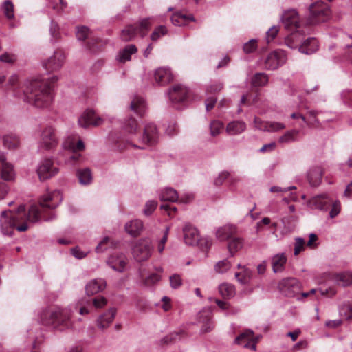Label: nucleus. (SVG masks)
I'll return each mask as SVG.
<instances>
[{"label": "nucleus", "instance_id": "nucleus-1", "mask_svg": "<svg viewBox=\"0 0 352 352\" xmlns=\"http://www.w3.org/2000/svg\"><path fill=\"white\" fill-rule=\"evenodd\" d=\"M60 201L58 192H49L41 197L39 206H30L28 214L23 204L20 205L16 211H3L0 217L2 233L11 236L15 228L19 232H25L28 229L27 221L36 223L41 218L46 221L52 220L55 218L53 210L59 205Z\"/></svg>", "mask_w": 352, "mask_h": 352}, {"label": "nucleus", "instance_id": "nucleus-2", "mask_svg": "<svg viewBox=\"0 0 352 352\" xmlns=\"http://www.w3.org/2000/svg\"><path fill=\"white\" fill-rule=\"evenodd\" d=\"M14 92L17 97L38 108L47 107L52 100L50 86L37 79L26 80Z\"/></svg>", "mask_w": 352, "mask_h": 352}, {"label": "nucleus", "instance_id": "nucleus-3", "mask_svg": "<svg viewBox=\"0 0 352 352\" xmlns=\"http://www.w3.org/2000/svg\"><path fill=\"white\" fill-rule=\"evenodd\" d=\"M41 322L60 331L72 327L71 311L67 308L56 307L45 310L40 315Z\"/></svg>", "mask_w": 352, "mask_h": 352}, {"label": "nucleus", "instance_id": "nucleus-4", "mask_svg": "<svg viewBox=\"0 0 352 352\" xmlns=\"http://www.w3.org/2000/svg\"><path fill=\"white\" fill-rule=\"evenodd\" d=\"M153 249L152 241L150 239H141L135 243L133 248V256L138 262L145 261L151 257Z\"/></svg>", "mask_w": 352, "mask_h": 352}, {"label": "nucleus", "instance_id": "nucleus-5", "mask_svg": "<svg viewBox=\"0 0 352 352\" xmlns=\"http://www.w3.org/2000/svg\"><path fill=\"white\" fill-rule=\"evenodd\" d=\"M159 140V134L156 126L152 123L148 124L144 126L142 135L139 139L141 146L133 144V146L141 149L146 148V146H152L155 145Z\"/></svg>", "mask_w": 352, "mask_h": 352}, {"label": "nucleus", "instance_id": "nucleus-6", "mask_svg": "<svg viewBox=\"0 0 352 352\" xmlns=\"http://www.w3.org/2000/svg\"><path fill=\"white\" fill-rule=\"evenodd\" d=\"M58 142L56 130L53 126H47L43 129L39 141L41 148L51 150L57 146Z\"/></svg>", "mask_w": 352, "mask_h": 352}, {"label": "nucleus", "instance_id": "nucleus-7", "mask_svg": "<svg viewBox=\"0 0 352 352\" xmlns=\"http://www.w3.org/2000/svg\"><path fill=\"white\" fill-rule=\"evenodd\" d=\"M310 23L324 21L329 14L328 6L322 1H316L309 6Z\"/></svg>", "mask_w": 352, "mask_h": 352}, {"label": "nucleus", "instance_id": "nucleus-8", "mask_svg": "<svg viewBox=\"0 0 352 352\" xmlns=\"http://www.w3.org/2000/svg\"><path fill=\"white\" fill-rule=\"evenodd\" d=\"M278 289L286 296L296 297L300 292V284L294 278H283L278 283Z\"/></svg>", "mask_w": 352, "mask_h": 352}, {"label": "nucleus", "instance_id": "nucleus-9", "mask_svg": "<svg viewBox=\"0 0 352 352\" xmlns=\"http://www.w3.org/2000/svg\"><path fill=\"white\" fill-rule=\"evenodd\" d=\"M58 172V168L54 166L51 159L46 158L41 161L38 168L37 174L41 181L48 179Z\"/></svg>", "mask_w": 352, "mask_h": 352}, {"label": "nucleus", "instance_id": "nucleus-10", "mask_svg": "<svg viewBox=\"0 0 352 352\" xmlns=\"http://www.w3.org/2000/svg\"><path fill=\"white\" fill-rule=\"evenodd\" d=\"M331 203V199L329 195L322 193L315 195L309 199L307 202V206L311 210L327 211Z\"/></svg>", "mask_w": 352, "mask_h": 352}, {"label": "nucleus", "instance_id": "nucleus-11", "mask_svg": "<svg viewBox=\"0 0 352 352\" xmlns=\"http://www.w3.org/2000/svg\"><path fill=\"white\" fill-rule=\"evenodd\" d=\"M104 120L97 116L93 110L87 109L84 111L78 118V125L82 128L89 126H98L101 125Z\"/></svg>", "mask_w": 352, "mask_h": 352}, {"label": "nucleus", "instance_id": "nucleus-12", "mask_svg": "<svg viewBox=\"0 0 352 352\" xmlns=\"http://www.w3.org/2000/svg\"><path fill=\"white\" fill-rule=\"evenodd\" d=\"M260 337H254V332L252 330L247 329L234 340L237 344H243V347L250 348L253 351L256 350V343L259 340Z\"/></svg>", "mask_w": 352, "mask_h": 352}, {"label": "nucleus", "instance_id": "nucleus-13", "mask_svg": "<svg viewBox=\"0 0 352 352\" xmlns=\"http://www.w3.org/2000/svg\"><path fill=\"white\" fill-rule=\"evenodd\" d=\"M286 61V56L283 51H275L266 58L265 67L267 69H276Z\"/></svg>", "mask_w": 352, "mask_h": 352}, {"label": "nucleus", "instance_id": "nucleus-14", "mask_svg": "<svg viewBox=\"0 0 352 352\" xmlns=\"http://www.w3.org/2000/svg\"><path fill=\"white\" fill-rule=\"evenodd\" d=\"M282 21L285 28L294 30L300 27V19L295 10L285 11L282 15Z\"/></svg>", "mask_w": 352, "mask_h": 352}, {"label": "nucleus", "instance_id": "nucleus-15", "mask_svg": "<svg viewBox=\"0 0 352 352\" xmlns=\"http://www.w3.org/2000/svg\"><path fill=\"white\" fill-rule=\"evenodd\" d=\"M65 55L61 52H55L54 54L43 62V66L48 72H54L59 69L63 65Z\"/></svg>", "mask_w": 352, "mask_h": 352}, {"label": "nucleus", "instance_id": "nucleus-16", "mask_svg": "<svg viewBox=\"0 0 352 352\" xmlns=\"http://www.w3.org/2000/svg\"><path fill=\"white\" fill-rule=\"evenodd\" d=\"M184 241L186 245H197L199 241V233L197 229L190 224H186L183 228Z\"/></svg>", "mask_w": 352, "mask_h": 352}, {"label": "nucleus", "instance_id": "nucleus-17", "mask_svg": "<svg viewBox=\"0 0 352 352\" xmlns=\"http://www.w3.org/2000/svg\"><path fill=\"white\" fill-rule=\"evenodd\" d=\"M188 90L182 85H176L173 87L168 91L170 100L173 103L183 102L187 97Z\"/></svg>", "mask_w": 352, "mask_h": 352}, {"label": "nucleus", "instance_id": "nucleus-18", "mask_svg": "<svg viewBox=\"0 0 352 352\" xmlns=\"http://www.w3.org/2000/svg\"><path fill=\"white\" fill-rule=\"evenodd\" d=\"M107 264L115 271L122 272L126 265V258L123 254H114L107 261Z\"/></svg>", "mask_w": 352, "mask_h": 352}, {"label": "nucleus", "instance_id": "nucleus-19", "mask_svg": "<svg viewBox=\"0 0 352 352\" xmlns=\"http://www.w3.org/2000/svg\"><path fill=\"white\" fill-rule=\"evenodd\" d=\"M154 78L159 85H165L173 79V74L169 68L160 67L155 71Z\"/></svg>", "mask_w": 352, "mask_h": 352}, {"label": "nucleus", "instance_id": "nucleus-20", "mask_svg": "<svg viewBox=\"0 0 352 352\" xmlns=\"http://www.w3.org/2000/svg\"><path fill=\"white\" fill-rule=\"evenodd\" d=\"M236 232L237 229L235 226L227 224L218 228L215 232V236L219 241H225L234 235Z\"/></svg>", "mask_w": 352, "mask_h": 352}, {"label": "nucleus", "instance_id": "nucleus-21", "mask_svg": "<svg viewBox=\"0 0 352 352\" xmlns=\"http://www.w3.org/2000/svg\"><path fill=\"white\" fill-rule=\"evenodd\" d=\"M115 316L116 310L114 309H109L98 318L96 320L97 327L102 330L107 329L113 321Z\"/></svg>", "mask_w": 352, "mask_h": 352}, {"label": "nucleus", "instance_id": "nucleus-22", "mask_svg": "<svg viewBox=\"0 0 352 352\" xmlns=\"http://www.w3.org/2000/svg\"><path fill=\"white\" fill-rule=\"evenodd\" d=\"M105 287V280L102 278H98L89 281L85 287V290L87 295L91 296L104 290Z\"/></svg>", "mask_w": 352, "mask_h": 352}, {"label": "nucleus", "instance_id": "nucleus-23", "mask_svg": "<svg viewBox=\"0 0 352 352\" xmlns=\"http://www.w3.org/2000/svg\"><path fill=\"white\" fill-rule=\"evenodd\" d=\"M323 171L321 167L315 166L309 169L307 173V179L311 186H318L321 182Z\"/></svg>", "mask_w": 352, "mask_h": 352}, {"label": "nucleus", "instance_id": "nucleus-24", "mask_svg": "<svg viewBox=\"0 0 352 352\" xmlns=\"http://www.w3.org/2000/svg\"><path fill=\"white\" fill-rule=\"evenodd\" d=\"M198 320L202 323L201 331L202 333L210 332L213 329L211 322V313L209 311H203L199 314Z\"/></svg>", "mask_w": 352, "mask_h": 352}, {"label": "nucleus", "instance_id": "nucleus-25", "mask_svg": "<svg viewBox=\"0 0 352 352\" xmlns=\"http://www.w3.org/2000/svg\"><path fill=\"white\" fill-rule=\"evenodd\" d=\"M318 47V41L314 38H308L302 41L299 46V51L306 54L315 52Z\"/></svg>", "mask_w": 352, "mask_h": 352}, {"label": "nucleus", "instance_id": "nucleus-26", "mask_svg": "<svg viewBox=\"0 0 352 352\" xmlns=\"http://www.w3.org/2000/svg\"><path fill=\"white\" fill-rule=\"evenodd\" d=\"M246 129V124L243 121H233L229 122L226 129V131L229 135H239Z\"/></svg>", "mask_w": 352, "mask_h": 352}, {"label": "nucleus", "instance_id": "nucleus-27", "mask_svg": "<svg viewBox=\"0 0 352 352\" xmlns=\"http://www.w3.org/2000/svg\"><path fill=\"white\" fill-rule=\"evenodd\" d=\"M138 52L135 45H128L120 50L117 56V60L120 63H125L131 60V56Z\"/></svg>", "mask_w": 352, "mask_h": 352}, {"label": "nucleus", "instance_id": "nucleus-28", "mask_svg": "<svg viewBox=\"0 0 352 352\" xmlns=\"http://www.w3.org/2000/svg\"><path fill=\"white\" fill-rule=\"evenodd\" d=\"M304 39V36L300 32L296 31L292 32L285 38V44L290 48H299L300 44Z\"/></svg>", "mask_w": 352, "mask_h": 352}, {"label": "nucleus", "instance_id": "nucleus-29", "mask_svg": "<svg viewBox=\"0 0 352 352\" xmlns=\"http://www.w3.org/2000/svg\"><path fill=\"white\" fill-rule=\"evenodd\" d=\"M333 281L342 287H347L352 285V272H346L336 274L333 276Z\"/></svg>", "mask_w": 352, "mask_h": 352}, {"label": "nucleus", "instance_id": "nucleus-30", "mask_svg": "<svg viewBox=\"0 0 352 352\" xmlns=\"http://www.w3.org/2000/svg\"><path fill=\"white\" fill-rule=\"evenodd\" d=\"M130 108L138 115L142 116L146 111V103L144 99L140 96H134L131 102Z\"/></svg>", "mask_w": 352, "mask_h": 352}, {"label": "nucleus", "instance_id": "nucleus-31", "mask_svg": "<svg viewBox=\"0 0 352 352\" xmlns=\"http://www.w3.org/2000/svg\"><path fill=\"white\" fill-rule=\"evenodd\" d=\"M286 262H287V257L283 253L277 254L274 255L272 257V265L273 272L274 273L283 272Z\"/></svg>", "mask_w": 352, "mask_h": 352}, {"label": "nucleus", "instance_id": "nucleus-32", "mask_svg": "<svg viewBox=\"0 0 352 352\" xmlns=\"http://www.w3.org/2000/svg\"><path fill=\"white\" fill-rule=\"evenodd\" d=\"M143 229V223L140 220H133L126 223V231L132 236H138Z\"/></svg>", "mask_w": 352, "mask_h": 352}, {"label": "nucleus", "instance_id": "nucleus-33", "mask_svg": "<svg viewBox=\"0 0 352 352\" xmlns=\"http://www.w3.org/2000/svg\"><path fill=\"white\" fill-rule=\"evenodd\" d=\"M160 198L162 201L175 202L179 200L177 192L172 188H164L160 193Z\"/></svg>", "mask_w": 352, "mask_h": 352}, {"label": "nucleus", "instance_id": "nucleus-34", "mask_svg": "<svg viewBox=\"0 0 352 352\" xmlns=\"http://www.w3.org/2000/svg\"><path fill=\"white\" fill-rule=\"evenodd\" d=\"M235 278L242 285L248 284L252 276V271L246 267H243L241 270L235 273Z\"/></svg>", "mask_w": 352, "mask_h": 352}, {"label": "nucleus", "instance_id": "nucleus-35", "mask_svg": "<svg viewBox=\"0 0 352 352\" xmlns=\"http://www.w3.org/2000/svg\"><path fill=\"white\" fill-rule=\"evenodd\" d=\"M219 292L224 298H231L234 297L236 294L234 286L228 283H221L219 286Z\"/></svg>", "mask_w": 352, "mask_h": 352}, {"label": "nucleus", "instance_id": "nucleus-36", "mask_svg": "<svg viewBox=\"0 0 352 352\" xmlns=\"http://www.w3.org/2000/svg\"><path fill=\"white\" fill-rule=\"evenodd\" d=\"M299 131L296 129L289 130L279 137L278 143L280 144H287L295 142Z\"/></svg>", "mask_w": 352, "mask_h": 352}, {"label": "nucleus", "instance_id": "nucleus-37", "mask_svg": "<svg viewBox=\"0 0 352 352\" xmlns=\"http://www.w3.org/2000/svg\"><path fill=\"white\" fill-rule=\"evenodd\" d=\"M137 34V28L135 25H129L122 30L120 38L124 41H129L133 40Z\"/></svg>", "mask_w": 352, "mask_h": 352}, {"label": "nucleus", "instance_id": "nucleus-38", "mask_svg": "<svg viewBox=\"0 0 352 352\" xmlns=\"http://www.w3.org/2000/svg\"><path fill=\"white\" fill-rule=\"evenodd\" d=\"M151 26V22L150 18L142 19L140 20L138 25H135L137 28V33L139 34L141 37H144L147 34Z\"/></svg>", "mask_w": 352, "mask_h": 352}, {"label": "nucleus", "instance_id": "nucleus-39", "mask_svg": "<svg viewBox=\"0 0 352 352\" xmlns=\"http://www.w3.org/2000/svg\"><path fill=\"white\" fill-rule=\"evenodd\" d=\"M1 177L3 180L11 181L14 178V172L12 166L2 160Z\"/></svg>", "mask_w": 352, "mask_h": 352}, {"label": "nucleus", "instance_id": "nucleus-40", "mask_svg": "<svg viewBox=\"0 0 352 352\" xmlns=\"http://www.w3.org/2000/svg\"><path fill=\"white\" fill-rule=\"evenodd\" d=\"M77 176L80 184L82 185L89 184L92 181V174L89 168L80 169L77 171Z\"/></svg>", "mask_w": 352, "mask_h": 352}, {"label": "nucleus", "instance_id": "nucleus-41", "mask_svg": "<svg viewBox=\"0 0 352 352\" xmlns=\"http://www.w3.org/2000/svg\"><path fill=\"white\" fill-rule=\"evenodd\" d=\"M3 143L6 148L9 149H14L19 146L20 141L16 135L8 134L3 136Z\"/></svg>", "mask_w": 352, "mask_h": 352}, {"label": "nucleus", "instance_id": "nucleus-42", "mask_svg": "<svg viewBox=\"0 0 352 352\" xmlns=\"http://www.w3.org/2000/svg\"><path fill=\"white\" fill-rule=\"evenodd\" d=\"M243 246L242 239L235 237L230 241L228 245V249L230 252L231 256H233L234 253L240 250Z\"/></svg>", "mask_w": 352, "mask_h": 352}, {"label": "nucleus", "instance_id": "nucleus-43", "mask_svg": "<svg viewBox=\"0 0 352 352\" xmlns=\"http://www.w3.org/2000/svg\"><path fill=\"white\" fill-rule=\"evenodd\" d=\"M268 82V77L264 73H257L254 74L251 80L252 86L254 87H262Z\"/></svg>", "mask_w": 352, "mask_h": 352}, {"label": "nucleus", "instance_id": "nucleus-44", "mask_svg": "<svg viewBox=\"0 0 352 352\" xmlns=\"http://www.w3.org/2000/svg\"><path fill=\"white\" fill-rule=\"evenodd\" d=\"M188 19L195 21V19L192 16H187L186 15L182 13L173 14L171 17V21L173 24L177 26L185 25Z\"/></svg>", "mask_w": 352, "mask_h": 352}, {"label": "nucleus", "instance_id": "nucleus-45", "mask_svg": "<svg viewBox=\"0 0 352 352\" xmlns=\"http://www.w3.org/2000/svg\"><path fill=\"white\" fill-rule=\"evenodd\" d=\"M1 10L8 19H14V5L12 1L9 0L5 1L1 6Z\"/></svg>", "mask_w": 352, "mask_h": 352}, {"label": "nucleus", "instance_id": "nucleus-46", "mask_svg": "<svg viewBox=\"0 0 352 352\" xmlns=\"http://www.w3.org/2000/svg\"><path fill=\"white\" fill-rule=\"evenodd\" d=\"M138 127V124L135 119L130 118L124 123L123 129L129 134H134Z\"/></svg>", "mask_w": 352, "mask_h": 352}, {"label": "nucleus", "instance_id": "nucleus-47", "mask_svg": "<svg viewBox=\"0 0 352 352\" xmlns=\"http://www.w3.org/2000/svg\"><path fill=\"white\" fill-rule=\"evenodd\" d=\"M231 263L227 260L223 259L218 261L214 265V270L219 274H223L228 272L231 268Z\"/></svg>", "mask_w": 352, "mask_h": 352}, {"label": "nucleus", "instance_id": "nucleus-48", "mask_svg": "<svg viewBox=\"0 0 352 352\" xmlns=\"http://www.w3.org/2000/svg\"><path fill=\"white\" fill-rule=\"evenodd\" d=\"M168 32L167 28L164 25H160L155 28L151 34V39L153 41H157L161 37L166 35Z\"/></svg>", "mask_w": 352, "mask_h": 352}, {"label": "nucleus", "instance_id": "nucleus-49", "mask_svg": "<svg viewBox=\"0 0 352 352\" xmlns=\"http://www.w3.org/2000/svg\"><path fill=\"white\" fill-rule=\"evenodd\" d=\"M223 129V124L219 121L214 120L210 124V134L212 136L218 135Z\"/></svg>", "mask_w": 352, "mask_h": 352}, {"label": "nucleus", "instance_id": "nucleus-50", "mask_svg": "<svg viewBox=\"0 0 352 352\" xmlns=\"http://www.w3.org/2000/svg\"><path fill=\"white\" fill-rule=\"evenodd\" d=\"M285 125L283 123L278 122H267V129L265 132H278L283 130Z\"/></svg>", "mask_w": 352, "mask_h": 352}, {"label": "nucleus", "instance_id": "nucleus-51", "mask_svg": "<svg viewBox=\"0 0 352 352\" xmlns=\"http://www.w3.org/2000/svg\"><path fill=\"white\" fill-rule=\"evenodd\" d=\"M340 314L346 320L352 319V305H344L340 309Z\"/></svg>", "mask_w": 352, "mask_h": 352}, {"label": "nucleus", "instance_id": "nucleus-52", "mask_svg": "<svg viewBox=\"0 0 352 352\" xmlns=\"http://www.w3.org/2000/svg\"><path fill=\"white\" fill-rule=\"evenodd\" d=\"M267 122L263 121L261 118L255 116L253 120V126L259 131H266Z\"/></svg>", "mask_w": 352, "mask_h": 352}, {"label": "nucleus", "instance_id": "nucleus-53", "mask_svg": "<svg viewBox=\"0 0 352 352\" xmlns=\"http://www.w3.org/2000/svg\"><path fill=\"white\" fill-rule=\"evenodd\" d=\"M168 233H169V228L166 227L165 229V231H164V236L160 240L158 245H157V250L160 254H162L164 250L165 244L168 240Z\"/></svg>", "mask_w": 352, "mask_h": 352}, {"label": "nucleus", "instance_id": "nucleus-54", "mask_svg": "<svg viewBox=\"0 0 352 352\" xmlns=\"http://www.w3.org/2000/svg\"><path fill=\"white\" fill-rule=\"evenodd\" d=\"M16 60V56L14 54L5 52L0 55V61L6 63H14Z\"/></svg>", "mask_w": 352, "mask_h": 352}, {"label": "nucleus", "instance_id": "nucleus-55", "mask_svg": "<svg viewBox=\"0 0 352 352\" xmlns=\"http://www.w3.org/2000/svg\"><path fill=\"white\" fill-rule=\"evenodd\" d=\"M157 206V202L153 200L148 201L146 203L145 208L144 209V214L145 215H150L155 210Z\"/></svg>", "mask_w": 352, "mask_h": 352}, {"label": "nucleus", "instance_id": "nucleus-56", "mask_svg": "<svg viewBox=\"0 0 352 352\" xmlns=\"http://www.w3.org/2000/svg\"><path fill=\"white\" fill-rule=\"evenodd\" d=\"M160 278L161 277L159 274L154 273L147 276L144 279V283L145 285L149 287L160 281Z\"/></svg>", "mask_w": 352, "mask_h": 352}, {"label": "nucleus", "instance_id": "nucleus-57", "mask_svg": "<svg viewBox=\"0 0 352 352\" xmlns=\"http://www.w3.org/2000/svg\"><path fill=\"white\" fill-rule=\"evenodd\" d=\"M331 205L332 208L331 210L329 212V217L330 218L333 219L336 217L340 212V203L339 201H331Z\"/></svg>", "mask_w": 352, "mask_h": 352}, {"label": "nucleus", "instance_id": "nucleus-58", "mask_svg": "<svg viewBox=\"0 0 352 352\" xmlns=\"http://www.w3.org/2000/svg\"><path fill=\"white\" fill-rule=\"evenodd\" d=\"M170 284L172 288L177 289L182 284V280L179 275L173 274L170 277Z\"/></svg>", "mask_w": 352, "mask_h": 352}, {"label": "nucleus", "instance_id": "nucleus-59", "mask_svg": "<svg viewBox=\"0 0 352 352\" xmlns=\"http://www.w3.org/2000/svg\"><path fill=\"white\" fill-rule=\"evenodd\" d=\"M223 84L221 82H214L209 85L206 89L208 94H216L219 92L223 89Z\"/></svg>", "mask_w": 352, "mask_h": 352}, {"label": "nucleus", "instance_id": "nucleus-60", "mask_svg": "<svg viewBox=\"0 0 352 352\" xmlns=\"http://www.w3.org/2000/svg\"><path fill=\"white\" fill-rule=\"evenodd\" d=\"M230 176V173L226 171H223L219 174V175L214 179V184L216 186H221L223 184L224 181L228 180V178Z\"/></svg>", "mask_w": 352, "mask_h": 352}, {"label": "nucleus", "instance_id": "nucleus-61", "mask_svg": "<svg viewBox=\"0 0 352 352\" xmlns=\"http://www.w3.org/2000/svg\"><path fill=\"white\" fill-rule=\"evenodd\" d=\"M305 241L302 238H296L294 245V255H298L301 251L304 250Z\"/></svg>", "mask_w": 352, "mask_h": 352}, {"label": "nucleus", "instance_id": "nucleus-62", "mask_svg": "<svg viewBox=\"0 0 352 352\" xmlns=\"http://www.w3.org/2000/svg\"><path fill=\"white\" fill-rule=\"evenodd\" d=\"M89 31V28L85 26L78 28L76 32V36L78 39L82 41L85 40L88 36Z\"/></svg>", "mask_w": 352, "mask_h": 352}, {"label": "nucleus", "instance_id": "nucleus-63", "mask_svg": "<svg viewBox=\"0 0 352 352\" xmlns=\"http://www.w3.org/2000/svg\"><path fill=\"white\" fill-rule=\"evenodd\" d=\"M278 32V28L277 26H272L266 34V39L267 43L271 42L274 40Z\"/></svg>", "mask_w": 352, "mask_h": 352}, {"label": "nucleus", "instance_id": "nucleus-64", "mask_svg": "<svg viewBox=\"0 0 352 352\" xmlns=\"http://www.w3.org/2000/svg\"><path fill=\"white\" fill-rule=\"evenodd\" d=\"M256 47V42L255 40L252 39L250 41L247 42L243 45V50L245 53H251L252 52Z\"/></svg>", "mask_w": 352, "mask_h": 352}]
</instances>
